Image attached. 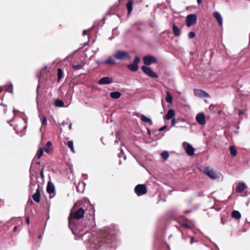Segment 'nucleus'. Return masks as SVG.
Returning <instances> with one entry per match:
<instances>
[{"label": "nucleus", "mask_w": 250, "mask_h": 250, "mask_svg": "<svg viewBox=\"0 0 250 250\" xmlns=\"http://www.w3.org/2000/svg\"><path fill=\"white\" fill-rule=\"evenodd\" d=\"M84 213V209L83 207H80L73 212L71 211L68 217V223L70 229L74 235L80 237H82L85 233L88 231V229L85 230L83 233H81V231L84 230L85 229H89L95 225L93 219L87 220V222H85L84 227L81 225H76L79 222V220L83 217Z\"/></svg>", "instance_id": "nucleus-1"}, {"label": "nucleus", "mask_w": 250, "mask_h": 250, "mask_svg": "<svg viewBox=\"0 0 250 250\" xmlns=\"http://www.w3.org/2000/svg\"><path fill=\"white\" fill-rule=\"evenodd\" d=\"M115 233L113 231L108 230L104 232V238L103 241L111 245L115 240Z\"/></svg>", "instance_id": "nucleus-2"}, {"label": "nucleus", "mask_w": 250, "mask_h": 250, "mask_svg": "<svg viewBox=\"0 0 250 250\" xmlns=\"http://www.w3.org/2000/svg\"><path fill=\"white\" fill-rule=\"evenodd\" d=\"M114 57L118 60L130 59L131 58L129 54L124 51L117 50L113 55Z\"/></svg>", "instance_id": "nucleus-3"}, {"label": "nucleus", "mask_w": 250, "mask_h": 250, "mask_svg": "<svg viewBox=\"0 0 250 250\" xmlns=\"http://www.w3.org/2000/svg\"><path fill=\"white\" fill-rule=\"evenodd\" d=\"M197 16L195 14L188 15L186 19V25L189 27L196 23Z\"/></svg>", "instance_id": "nucleus-4"}, {"label": "nucleus", "mask_w": 250, "mask_h": 250, "mask_svg": "<svg viewBox=\"0 0 250 250\" xmlns=\"http://www.w3.org/2000/svg\"><path fill=\"white\" fill-rule=\"evenodd\" d=\"M134 191L138 196H141L146 193V188L144 185L139 184L136 186Z\"/></svg>", "instance_id": "nucleus-5"}, {"label": "nucleus", "mask_w": 250, "mask_h": 250, "mask_svg": "<svg viewBox=\"0 0 250 250\" xmlns=\"http://www.w3.org/2000/svg\"><path fill=\"white\" fill-rule=\"evenodd\" d=\"M140 62V59L138 56H136L133 63L127 65V68L131 71L136 72L138 70L139 67L138 64Z\"/></svg>", "instance_id": "nucleus-6"}, {"label": "nucleus", "mask_w": 250, "mask_h": 250, "mask_svg": "<svg viewBox=\"0 0 250 250\" xmlns=\"http://www.w3.org/2000/svg\"><path fill=\"white\" fill-rule=\"evenodd\" d=\"M142 71L146 75L154 78H158V75L153 72L150 67L146 66H142L141 67Z\"/></svg>", "instance_id": "nucleus-7"}, {"label": "nucleus", "mask_w": 250, "mask_h": 250, "mask_svg": "<svg viewBox=\"0 0 250 250\" xmlns=\"http://www.w3.org/2000/svg\"><path fill=\"white\" fill-rule=\"evenodd\" d=\"M204 172L206 175L208 176L211 179H216L218 176L217 174L209 167H206L204 168Z\"/></svg>", "instance_id": "nucleus-8"}, {"label": "nucleus", "mask_w": 250, "mask_h": 250, "mask_svg": "<svg viewBox=\"0 0 250 250\" xmlns=\"http://www.w3.org/2000/svg\"><path fill=\"white\" fill-rule=\"evenodd\" d=\"M143 62L145 65H149L151 63H157V61L154 57L150 55H147L143 57Z\"/></svg>", "instance_id": "nucleus-9"}, {"label": "nucleus", "mask_w": 250, "mask_h": 250, "mask_svg": "<svg viewBox=\"0 0 250 250\" xmlns=\"http://www.w3.org/2000/svg\"><path fill=\"white\" fill-rule=\"evenodd\" d=\"M183 146L185 148L187 153L189 155L192 156L194 154V148L192 146L188 143L184 142Z\"/></svg>", "instance_id": "nucleus-10"}, {"label": "nucleus", "mask_w": 250, "mask_h": 250, "mask_svg": "<svg viewBox=\"0 0 250 250\" xmlns=\"http://www.w3.org/2000/svg\"><path fill=\"white\" fill-rule=\"evenodd\" d=\"M196 120L199 124L204 125L206 124V116L204 113H199L196 116Z\"/></svg>", "instance_id": "nucleus-11"}, {"label": "nucleus", "mask_w": 250, "mask_h": 250, "mask_svg": "<svg viewBox=\"0 0 250 250\" xmlns=\"http://www.w3.org/2000/svg\"><path fill=\"white\" fill-rule=\"evenodd\" d=\"M55 187L53 183L49 182L47 184L46 191L50 194L51 197H53L55 195Z\"/></svg>", "instance_id": "nucleus-12"}, {"label": "nucleus", "mask_w": 250, "mask_h": 250, "mask_svg": "<svg viewBox=\"0 0 250 250\" xmlns=\"http://www.w3.org/2000/svg\"><path fill=\"white\" fill-rule=\"evenodd\" d=\"M194 95L200 98H205L208 97V94L205 91L201 89H195L194 90Z\"/></svg>", "instance_id": "nucleus-13"}, {"label": "nucleus", "mask_w": 250, "mask_h": 250, "mask_svg": "<svg viewBox=\"0 0 250 250\" xmlns=\"http://www.w3.org/2000/svg\"><path fill=\"white\" fill-rule=\"evenodd\" d=\"M113 80L109 77H105L101 78L98 82V84L100 85L107 84L112 83Z\"/></svg>", "instance_id": "nucleus-14"}, {"label": "nucleus", "mask_w": 250, "mask_h": 250, "mask_svg": "<svg viewBox=\"0 0 250 250\" xmlns=\"http://www.w3.org/2000/svg\"><path fill=\"white\" fill-rule=\"evenodd\" d=\"M33 199L37 203H39L41 200V193L39 189V186L37 189L36 192L32 195Z\"/></svg>", "instance_id": "nucleus-15"}, {"label": "nucleus", "mask_w": 250, "mask_h": 250, "mask_svg": "<svg viewBox=\"0 0 250 250\" xmlns=\"http://www.w3.org/2000/svg\"><path fill=\"white\" fill-rule=\"evenodd\" d=\"M97 63L99 65H104L105 64H114L115 63V60L111 57H109L104 61L97 62Z\"/></svg>", "instance_id": "nucleus-16"}, {"label": "nucleus", "mask_w": 250, "mask_h": 250, "mask_svg": "<svg viewBox=\"0 0 250 250\" xmlns=\"http://www.w3.org/2000/svg\"><path fill=\"white\" fill-rule=\"evenodd\" d=\"M213 16L217 20L218 23L220 26H222L223 25V20L221 14L218 12H215L213 13Z\"/></svg>", "instance_id": "nucleus-17"}, {"label": "nucleus", "mask_w": 250, "mask_h": 250, "mask_svg": "<svg viewBox=\"0 0 250 250\" xmlns=\"http://www.w3.org/2000/svg\"><path fill=\"white\" fill-rule=\"evenodd\" d=\"M175 111L173 109H169L165 116V119L169 120L172 119L175 116Z\"/></svg>", "instance_id": "nucleus-18"}, {"label": "nucleus", "mask_w": 250, "mask_h": 250, "mask_svg": "<svg viewBox=\"0 0 250 250\" xmlns=\"http://www.w3.org/2000/svg\"><path fill=\"white\" fill-rule=\"evenodd\" d=\"M246 188L245 184L243 183H239L236 187V190L239 193L243 191Z\"/></svg>", "instance_id": "nucleus-19"}, {"label": "nucleus", "mask_w": 250, "mask_h": 250, "mask_svg": "<svg viewBox=\"0 0 250 250\" xmlns=\"http://www.w3.org/2000/svg\"><path fill=\"white\" fill-rule=\"evenodd\" d=\"M172 31L173 34L176 37H179L181 34V31L177 26L173 24L172 26Z\"/></svg>", "instance_id": "nucleus-20"}, {"label": "nucleus", "mask_w": 250, "mask_h": 250, "mask_svg": "<svg viewBox=\"0 0 250 250\" xmlns=\"http://www.w3.org/2000/svg\"><path fill=\"white\" fill-rule=\"evenodd\" d=\"M140 119H141V120L145 122V123H147L149 124V125H152L153 124V123L151 120L150 118H148V117H146V116H145L144 115H141V117H140Z\"/></svg>", "instance_id": "nucleus-21"}, {"label": "nucleus", "mask_w": 250, "mask_h": 250, "mask_svg": "<svg viewBox=\"0 0 250 250\" xmlns=\"http://www.w3.org/2000/svg\"><path fill=\"white\" fill-rule=\"evenodd\" d=\"M121 96V93L118 91H114L110 93V97L112 99H117L120 98Z\"/></svg>", "instance_id": "nucleus-22"}, {"label": "nucleus", "mask_w": 250, "mask_h": 250, "mask_svg": "<svg viewBox=\"0 0 250 250\" xmlns=\"http://www.w3.org/2000/svg\"><path fill=\"white\" fill-rule=\"evenodd\" d=\"M167 94V97L166 98V101L167 103L172 104V95L168 92V91L166 92Z\"/></svg>", "instance_id": "nucleus-23"}, {"label": "nucleus", "mask_w": 250, "mask_h": 250, "mask_svg": "<svg viewBox=\"0 0 250 250\" xmlns=\"http://www.w3.org/2000/svg\"><path fill=\"white\" fill-rule=\"evenodd\" d=\"M54 104L57 107H61L63 106L64 103L61 100L57 99L55 101Z\"/></svg>", "instance_id": "nucleus-24"}, {"label": "nucleus", "mask_w": 250, "mask_h": 250, "mask_svg": "<svg viewBox=\"0 0 250 250\" xmlns=\"http://www.w3.org/2000/svg\"><path fill=\"white\" fill-rule=\"evenodd\" d=\"M231 216L233 218L239 219L241 218V215L238 211L234 210L232 212Z\"/></svg>", "instance_id": "nucleus-25"}, {"label": "nucleus", "mask_w": 250, "mask_h": 250, "mask_svg": "<svg viewBox=\"0 0 250 250\" xmlns=\"http://www.w3.org/2000/svg\"><path fill=\"white\" fill-rule=\"evenodd\" d=\"M230 153L231 155L235 156L237 155V150L235 146H231L229 148Z\"/></svg>", "instance_id": "nucleus-26"}, {"label": "nucleus", "mask_w": 250, "mask_h": 250, "mask_svg": "<svg viewBox=\"0 0 250 250\" xmlns=\"http://www.w3.org/2000/svg\"><path fill=\"white\" fill-rule=\"evenodd\" d=\"M132 2L131 1H129L126 4L128 13H131L132 10Z\"/></svg>", "instance_id": "nucleus-27"}, {"label": "nucleus", "mask_w": 250, "mask_h": 250, "mask_svg": "<svg viewBox=\"0 0 250 250\" xmlns=\"http://www.w3.org/2000/svg\"><path fill=\"white\" fill-rule=\"evenodd\" d=\"M161 156L164 160H166L169 156V154L167 151H164L161 153Z\"/></svg>", "instance_id": "nucleus-28"}, {"label": "nucleus", "mask_w": 250, "mask_h": 250, "mask_svg": "<svg viewBox=\"0 0 250 250\" xmlns=\"http://www.w3.org/2000/svg\"><path fill=\"white\" fill-rule=\"evenodd\" d=\"M63 75V72L61 68L58 69V81H60L62 78Z\"/></svg>", "instance_id": "nucleus-29"}, {"label": "nucleus", "mask_w": 250, "mask_h": 250, "mask_svg": "<svg viewBox=\"0 0 250 250\" xmlns=\"http://www.w3.org/2000/svg\"><path fill=\"white\" fill-rule=\"evenodd\" d=\"M68 146L70 148L72 152H74V148L73 146V142L72 141H69L67 143Z\"/></svg>", "instance_id": "nucleus-30"}, {"label": "nucleus", "mask_w": 250, "mask_h": 250, "mask_svg": "<svg viewBox=\"0 0 250 250\" xmlns=\"http://www.w3.org/2000/svg\"><path fill=\"white\" fill-rule=\"evenodd\" d=\"M189 223L191 225H188L187 223H183L182 224V226L186 229H191L192 228V226L193 225V224L192 223V222L191 221H189Z\"/></svg>", "instance_id": "nucleus-31"}, {"label": "nucleus", "mask_w": 250, "mask_h": 250, "mask_svg": "<svg viewBox=\"0 0 250 250\" xmlns=\"http://www.w3.org/2000/svg\"><path fill=\"white\" fill-rule=\"evenodd\" d=\"M43 154V150L42 148H40L37 152V156L38 159H40Z\"/></svg>", "instance_id": "nucleus-32"}, {"label": "nucleus", "mask_w": 250, "mask_h": 250, "mask_svg": "<svg viewBox=\"0 0 250 250\" xmlns=\"http://www.w3.org/2000/svg\"><path fill=\"white\" fill-rule=\"evenodd\" d=\"M246 110L239 109L238 112V115L239 116H241V115H245L246 114Z\"/></svg>", "instance_id": "nucleus-33"}, {"label": "nucleus", "mask_w": 250, "mask_h": 250, "mask_svg": "<svg viewBox=\"0 0 250 250\" xmlns=\"http://www.w3.org/2000/svg\"><path fill=\"white\" fill-rule=\"evenodd\" d=\"M42 125H45L47 124V119L45 116H43L42 121Z\"/></svg>", "instance_id": "nucleus-34"}, {"label": "nucleus", "mask_w": 250, "mask_h": 250, "mask_svg": "<svg viewBox=\"0 0 250 250\" xmlns=\"http://www.w3.org/2000/svg\"><path fill=\"white\" fill-rule=\"evenodd\" d=\"M82 68V66L80 64L74 65H73V68L74 70H79Z\"/></svg>", "instance_id": "nucleus-35"}, {"label": "nucleus", "mask_w": 250, "mask_h": 250, "mask_svg": "<svg viewBox=\"0 0 250 250\" xmlns=\"http://www.w3.org/2000/svg\"><path fill=\"white\" fill-rule=\"evenodd\" d=\"M195 36V34L194 32L191 31L188 33V37L189 39H192Z\"/></svg>", "instance_id": "nucleus-36"}, {"label": "nucleus", "mask_w": 250, "mask_h": 250, "mask_svg": "<svg viewBox=\"0 0 250 250\" xmlns=\"http://www.w3.org/2000/svg\"><path fill=\"white\" fill-rule=\"evenodd\" d=\"M0 106H1L3 107V109L4 114H6V111H7V106L6 105H5L3 104H0Z\"/></svg>", "instance_id": "nucleus-37"}, {"label": "nucleus", "mask_w": 250, "mask_h": 250, "mask_svg": "<svg viewBox=\"0 0 250 250\" xmlns=\"http://www.w3.org/2000/svg\"><path fill=\"white\" fill-rule=\"evenodd\" d=\"M176 124V120L175 118H173L171 121V126H173L175 125Z\"/></svg>", "instance_id": "nucleus-38"}, {"label": "nucleus", "mask_w": 250, "mask_h": 250, "mask_svg": "<svg viewBox=\"0 0 250 250\" xmlns=\"http://www.w3.org/2000/svg\"><path fill=\"white\" fill-rule=\"evenodd\" d=\"M43 167H42V168L41 171H40V175H41V177H42V178H44V174H43Z\"/></svg>", "instance_id": "nucleus-39"}, {"label": "nucleus", "mask_w": 250, "mask_h": 250, "mask_svg": "<svg viewBox=\"0 0 250 250\" xmlns=\"http://www.w3.org/2000/svg\"><path fill=\"white\" fill-rule=\"evenodd\" d=\"M167 128V125H165L161 128H160L159 129V131H164L165 129H166Z\"/></svg>", "instance_id": "nucleus-40"}, {"label": "nucleus", "mask_w": 250, "mask_h": 250, "mask_svg": "<svg viewBox=\"0 0 250 250\" xmlns=\"http://www.w3.org/2000/svg\"><path fill=\"white\" fill-rule=\"evenodd\" d=\"M46 146H48V147H50L51 146H52V143L50 141H48L46 143Z\"/></svg>", "instance_id": "nucleus-41"}, {"label": "nucleus", "mask_w": 250, "mask_h": 250, "mask_svg": "<svg viewBox=\"0 0 250 250\" xmlns=\"http://www.w3.org/2000/svg\"><path fill=\"white\" fill-rule=\"evenodd\" d=\"M26 222L27 225L29 224V223H30V219H29V216H27L26 217Z\"/></svg>", "instance_id": "nucleus-42"}, {"label": "nucleus", "mask_w": 250, "mask_h": 250, "mask_svg": "<svg viewBox=\"0 0 250 250\" xmlns=\"http://www.w3.org/2000/svg\"><path fill=\"white\" fill-rule=\"evenodd\" d=\"M123 152H124V150H123V148H121V153H123ZM122 155H121V153H120V154H118V157L121 158L122 157Z\"/></svg>", "instance_id": "nucleus-43"}, {"label": "nucleus", "mask_w": 250, "mask_h": 250, "mask_svg": "<svg viewBox=\"0 0 250 250\" xmlns=\"http://www.w3.org/2000/svg\"><path fill=\"white\" fill-rule=\"evenodd\" d=\"M194 241V237L193 236L190 237V244H192Z\"/></svg>", "instance_id": "nucleus-44"}, {"label": "nucleus", "mask_w": 250, "mask_h": 250, "mask_svg": "<svg viewBox=\"0 0 250 250\" xmlns=\"http://www.w3.org/2000/svg\"><path fill=\"white\" fill-rule=\"evenodd\" d=\"M44 150L46 152V153H49L50 152V148H45L44 149Z\"/></svg>", "instance_id": "nucleus-45"}, {"label": "nucleus", "mask_w": 250, "mask_h": 250, "mask_svg": "<svg viewBox=\"0 0 250 250\" xmlns=\"http://www.w3.org/2000/svg\"><path fill=\"white\" fill-rule=\"evenodd\" d=\"M87 32H88V31L86 30H83V36H85L87 34Z\"/></svg>", "instance_id": "nucleus-46"}, {"label": "nucleus", "mask_w": 250, "mask_h": 250, "mask_svg": "<svg viewBox=\"0 0 250 250\" xmlns=\"http://www.w3.org/2000/svg\"><path fill=\"white\" fill-rule=\"evenodd\" d=\"M14 129L16 130L17 129H19L18 126L17 125H15L14 127Z\"/></svg>", "instance_id": "nucleus-47"}, {"label": "nucleus", "mask_w": 250, "mask_h": 250, "mask_svg": "<svg viewBox=\"0 0 250 250\" xmlns=\"http://www.w3.org/2000/svg\"><path fill=\"white\" fill-rule=\"evenodd\" d=\"M66 124H67V123L64 121L62 123V125H66Z\"/></svg>", "instance_id": "nucleus-48"}, {"label": "nucleus", "mask_w": 250, "mask_h": 250, "mask_svg": "<svg viewBox=\"0 0 250 250\" xmlns=\"http://www.w3.org/2000/svg\"><path fill=\"white\" fill-rule=\"evenodd\" d=\"M190 212H191L190 210H186V211H184V213H189Z\"/></svg>", "instance_id": "nucleus-49"}, {"label": "nucleus", "mask_w": 250, "mask_h": 250, "mask_svg": "<svg viewBox=\"0 0 250 250\" xmlns=\"http://www.w3.org/2000/svg\"><path fill=\"white\" fill-rule=\"evenodd\" d=\"M197 2L198 4H200L202 2V0H197Z\"/></svg>", "instance_id": "nucleus-50"}, {"label": "nucleus", "mask_w": 250, "mask_h": 250, "mask_svg": "<svg viewBox=\"0 0 250 250\" xmlns=\"http://www.w3.org/2000/svg\"><path fill=\"white\" fill-rule=\"evenodd\" d=\"M13 113H14V114H15V112H18V110H16L15 109V108H13Z\"/></svg>", "instance_id": "nucleus-51"}, {"label": "nucleus", "mask_w": 250, "mask_h": 250, "mask_svg": "<svg viewBox=\"0 0 250 250\" xmlns=\"http://www.w3.org/2000/svg\"><path fill=\"white\" fill-rule=\"evenodd\" d=\"M14 119H15V116L13 118V119H12L9 121H8V123L12 122L14 120Z\"/></svg>", "instance_id": "nucleus-52"}, {"label": "nucleus", "mask_w": 250, "mask_h": 250, "mask_svg": "<svg viewBox=\"0 0 250 250\" xmlns=\"http://www.w3.org/2000/svg\"><path fill=\"white\" fill-rule=\"evenodd\" d=\"M17 228H18L17 226L15 227V228H14V231H16V230H17Z\"/></svg>", "instance_id": "nucleus-53"}, {"label": "nucleus", "mask_w": 250, "mask_h": 250, "mask_svg": "<svg viewBox=\"0 0 250 250\" xmlns=\"http://www.w3.org/2000/svg\"><path fill=\"white\" fill-rule=\"evenodd\" d=\"M71 127H72V124H70L69 125V129H71Z\"/></svg>", "instance_id": "nucleus-54"}, {"label": "nucleus", "mask_w": 250, "mask_h": 250, "mask_svg": "<svg viewBox=\"0 0 250 250\" xmlns=\"http://www.w3.org/2000/svg\"><path fill=\"white\" fill-rule=\"evenodd\" d=\"M40 164H41V163H40V162H37V163H36V164H37V165H40Z\"/></svg>", "instance_id": "nucleus-55"}, {"label": "nucleus", "mask_w": 250, "mask_h": 250, "mask_svg": "<svg viewBox=\"0 0 250 250\" xmlns=\"http://www.w3.org/2000/svg\"><path fill=\"white\" fill-rule=\"evenodd\" d=\"M30 177H31V179L32 178V177H33V175L32 174H30Z\"/></svg>", "instance_id": "nucleus-56"}, {"label": "nucleus", "mask_w": 250, "mask_h": 250, "mask_svg": "<svg viewBox=\"0 0 250 250\" xmlns=\"http://www.w3.org/2000/svg\"><path fill=\"white\" fill-rule=\"evenodd\" d=\"M77 204H77H76L75 205H74V208H76V206Z\"/></svg>", "instance_id": "nucleus-57"}, {"label": "nucleus", "mask_w": 250, "mask_h": 250, "mask_svg": "<svg viewBox=\"0 0 250 250\" xmlns=\"http://www.w3.org/2000/svg\"><path fill=\"white\" fill-rule=\"evenodd\" d=\"M30 203H31V204H32V203H33V202H32V200H30Z\"/></svg>", "instance_id": "nucleus-58"}, {"label": "nucleus", "mask_w": 250, "mask_h": 250, "mask_svg": "<svg viewBox=\"0 0 250 250\" xmlns=\"http://www.w3.org/2000/svg\"><path fill=\"white\" fill-rule=\"evenodd\" d=\"M11 93L13 92L12 89L10 91Z\"/></svg>", "instance_id": "nucleus-59"}, {"label": "nucleus", "mask_w": 250, "mask_h": 250, "mask_svg": "<svg viewBox=\"0 0 250 250\" xmlns=\"http://www.w3.org/2000/svg\"><path fill=\"white\" fill-rule=\"evenodd\" d=\"M148 132L149 133H150V130L149 129H148Z\"/></svg>", "instance_id": "nucleus-60"}, {"label": "nucleus", "mask_w": 250, "mask_h": 250, "mask_svg": "<svg viewBox=\"0 0 250 250\" xmlns=\"http://www.w3.org/2000/svg\"><path fill=\"white\" fill-rule=\"evenodd\" d=\"M37 94H38V89L37 90Z\"/></svg>", "instance_id": "nucleus-61"}, {"label": "nucleus", "mask_w": 250, "mask_h": 250, "mask_svg": "<svg viewBox=\"0 0 250 250\" xmlns=\"http://www.w3.org/2000/svg\"><path fill=\"white\" fill-rule=\"evenodd\" d=\"M220 112H221V111H218L219 114H220Z\"/></svg>", "instance_id": "nucleus-62"}, {"label": "nucleus", "mask_w": 250, "mask_h": 250, "mask_svg": "<svg viewBox=\"0 0 250 250\" xmlns=\"http://www.w3.org/2000/svg\"><path fill=\"white\" fill-rule=\"evenodd\" d=\"M40 130L41 131H42V127L40 128Z\"/></svg>", "instance_id": "nucleus-63"}, {"label": "nucleus", "mask_w": 250, "mask_h": 250, "mask_svg": "<svg viewBox=\"0 0 250 250\" xmlns=\"http://www.w3.org/2000/svg\"><path fill=\"white\" fill-rule=\"evenodd\" d=\"M22 122H23V119H21Z\"/></svg>", "instance_id": "nucleus-64"}]
</instances>
